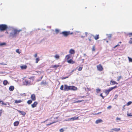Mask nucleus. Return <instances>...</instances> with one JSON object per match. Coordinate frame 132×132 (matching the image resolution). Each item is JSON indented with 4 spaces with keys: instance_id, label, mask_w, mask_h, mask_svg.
Segmentation results:
<instances>
[{
    "instance_id": "33",
    "label": "nucleus",
    "mask_w": 132,
    "mask_h": 132,
    "mask_svg": "<svg viewBox=\"0 0 132 132\" xmlns=\"http://www.w3.org/2000/svg\"><path fill=\"white\" fill-rule=\"evenodd\" d=\"M43 77V76H42V77H40L39 79H37V81L38 82V81H40L41 80V79H42Z\"/></svg>"
},
{
    "instance_id": "62",
    "label": "nucleus",
    "mask_w": 132,
    "mask_h": 132,
    "mask_svg": "<svg viewBox=\"0 0 132 132\" xmlns=\"http://www.w3.org/2000/svg\"><path fill=\"white\" fill-rule=\"evenodd\" d=\"M0 64L1 65H4L5 64H4L3 63H0Z\"/></svg>"
},
{
    "instance_id": "64",
    "label": "nucleus",
    "mask_w": 132,
    "mask_h": 132,
    "mask_svg": "<svg viewBox=\"0 0 132 132\" xmlns=\"http://www.w3.org/2000/svg\"><path fill=\"white\" fill-rule=\"evenodd\" d=\"M80 97H81V98H84V97H85V96H81Z\"/></svg>"
},
{
    "instance_id": "63",
    "label": "nucleus",
    "mask_w": 132,
    "mask_h": 132,
    "mask_svg": "<svg viewBox=\"0 0 132 132\" xmlns=\"http://www.w3.org/2000/svg\"><path fill=\"white\" fill-rule=\"evenodd\" d=\"M115 84H118V83L115 81Z\"/></svg>"
},
{
    "instance_id": "21",
    "label": "nucleus",
    "mask_w": 132,
    "mask_h": 132,
    "mask_svg": "<svg viewBox=\"0 0 132 132\" xmlns=\"http://www.w3.org/2000/svg\"><path fill=\"white\" fill-rule=\"evenodd\" d=\"M22 102V101L21 100H15L14 103L16 104H18L19 103H21Z\"/></svg>"
},
{
    "instance_id": "8",
    "label": "nucleus",
    "mask_w": 132,
    "mask_h": 132,
    "mask_svg": "<svg viewBox=\"0 0 132 132\" xmlns=\"http://www.w3.org/2000/svg\"><path fill=\"white\" fill-rule=\"evenodd\" d=\"M78 117H77L76 116L74 117H72L70 119H69V120H70L71 121H74L75 120H77L78 119Z\"/></svg>"
},
{
    "instance_id": "50",
    "label": "nucleus",
    "mask_w": 132,
    "mask_h": 132,
    "mask_svg": "<svg viewBox=\"0 0 132 132\" xmlns=\"http://www.w3.org/2000/svg\"><path fill=\"white\" fill-rule=\"evenodd\" d=\"M129 43L130 44H132V41L131 40H130L129 42Z\"/></svg>"
},
{
    "instance_id": "61",
    "label": "nucleus",
    "mask_w": 132,
    "mask_h": 132,
    "mask_svg": "<svg viewBox=\"0 0 132 132\" xmlns=\"http://www.w3.org/2000/svg\"><path fill=\"white\" fill-rule=\"evenodd\" d=\"M81 37L82 38H84V36H81Z\"/></svg>"
},
{
    "instance_id": "34",
    "label": "nucleus",
    "mask_w": 132,
    "mask_h": 132,
    "mask_svg": "<svg viewBox=\"0 0 132 132\" xmlns=\"http://www.w3.org/2000/svg\"><path fill=\"white\" fill-rule=\"evenodd\" d=\"M39 59L38 57L36 58V63H38V62L39 61Z\"/></svg>"
},
{
    "instance_id": "41",
    "label": "nucleus",
    "mask_w": 132,
    "mask_h": 132,
    "mask_svg": "<svg viewBox=\"0 0 132 132\" xmlns=\"http://www.w3.org/2000/svg\"><path fill=\"white\" fill-rule=\"evenodd\" d=\"M68 77H69L68 76H67V77H62L61 78V79H62V80L64 79H65L66 78H68Z\"/></svg>"
},
{
    "instance_id": "30",
    "label": "nucleus",
    "mask_w": 132,
    "mask_h": 132,
    "mask_svg": "<svg viewBox=\"0 0 132 132\" xmlns=\"http://www.w3.org/2000/svg\"><path fill=\"white\" fill-rule=\"evenodd\" d=\"M97 93H98L101 91V89L99 88H97L96 89Z\"/></svg>"
},
{
    "instance_id": "3",
    "label": "nucleus",
    "mask_w": 132,
    "mask_h": 132,
    "mask_svg": "<svg viewBox=\"0 0 132 132\" xmlns=\"http://www.w3.org/2000/svg\"><path fill=\"white\" fill-rule=\"evenodd\" d=\"M117 86H114L111 87L109 88L108 89H105L104 90V92L105 93V94L106 95H108L109 93L113 90V89H114L116 88H117Z\"/></svg>"
},
{
    "instance_id": "59",
    "label": "nucleus",
    "mask_w": 132,
    "mask_h": 132,
    "mask_svg": "<svg viewBox=\"0 0 132 132\" xmlns=\"http://www.w3.org/2000/svg\"><path fill=\"white\" fill-rule=\"evenodd\" d=\"M128 35L132 36V33H129Z\"/></svg>"
},
{
    "instance_id": "2",
    "label": "nucleus",
    "mask_w": 132,
    "mask_h": 132,
    "mask_svg": "<svg viewBox=\"0 0 132 132\" xmlns=\"http://www.w3.org/2000/svg\"><path fill=\"white\" fill-rule=\"evenodd\" d=\"M18 35L15 29H13L12 30V31L10 33L9 37L13 38L16 37Z\"/></svg>"
},
{
    "instance_id": "4",
    "label": "nucleus",
    "mask_w": 132,
    "mask_h": 132,
    "mask_svg": "<svg viewBox=\"0 0 132 132\" xmlns=\"http://www.w3.org/2000/svg\"><path fill=\"white\" fill-rule=\"evenodd\" d=\"M8 28L7 25L5 24H0V30L1 31H4L6 30Z\"/></svg>"
},
{
    "instance_id": "60",
    "label": "nucleus",
    "mask_w": 132,
    "mask_h": 132,
    "mask_svg": "<svg viewBox=\"0 0 132 132\" xmlns=\"http://www.w3.org/2000/svg\"><path fill=\"white\" fill-rule=\"evenodd\" d=\"M87 33H88L87 32H85V35H86V37L87 36Z\"/></svg>"
},
{
    "instance_id": "20",
    "label": "nucleus",
    "mask_w": 132,
    "mask_h": 132,
    "mask_svg": "<svg viewBox=\"0 0 132 132\" xmlns=\"http://www.w3.org/2000/svg\"><path fill=\"white\" fill-rule=\"evenodd\" d=\"M14 89V87L13 86H11L9 87V90L10 91H13Z\"/></svg>"
},
{
    "instance_id": "26",
    "label": "nucleus",
    "mask_w": 132,
    "mask_h": 132,
    "mask_svg": "<svg viewBox=\"0 0 132 132\" xmlns=\"http://www.w3.org/2000/svg\"><path fill=\"white\" fill-rule=\"evenodd\" d=\"M32 102V100H28L27 102V103L28 104H31Z\"/></svg>"
},
{
    "instance_id": "49",
    "label": "nucleus",
    "mask_w": 132,
    "mask_h": 132,
    "mask_svg": "<svg viewBox=\"0 0 132 132\" xmlns=\"http://www.w3.org/2000/svg\"><path fill=\"white\" fill-rule=\"evenodd\" d=\"M2 110H0V117L1 116V114L2 113Z\"/></svg>"
},
{
    "instance_id": "31",
    "label": "nucleus",
    "mask_w": 132,
    "mask_h": 132,
    "mask_svg": "<svg viewBox=\"0 0 132 132\" xmlns=\"http://www.w3.org/2000/svg\"><path fill=\"white\" fill-rule=\"evenodd\" d=\"M64 86L63 85H62L60 87V89L61 90H64Z\"/></svg>"
},
{
    "instance_id": "38",
    "label": "nucleus",
    "mask_w": 132,
    "mask_h": 132,
    "mask_svg": "<svg viewBox=\"0 0 132 132\" xmlns=\"http://www.w3.org/2000/svg\"><path fill=\"white\" fill-rule=\"evenodd\" d=\"M83 100H78L74 102L75 103H78L83 101Z\"/></svg>"
},
{
    "instance_id": "45",
    "label": "nucleus",
    "mask_w": 132,
    "mask_h": 132,
    "mask_svg": "<svg viewBox=\"0 0 132 132\" xmlns=\"http://www.w3.org/2000/svg\"><path fill=\"white\" fill-rule=\"evenodd\" d=\"M121 76H120L118 77V79H117V81H119V80L121 78Z\"/></svg>"
},
{
    "instance_id": "1",
    "label": "nucleus",
    "mask_w": 132,
    "mask_h": 132,
    "mask_svg": "<svg viewBox=\"0 0 132 132\" xmlns=\"http://www.w3.org/2000/svg\"><path fill=\"white\" fill-rule=\"evenodd\" d=\"M77 88L73 86H68L66 84L64 85V91H68L69 90H76Z\"/></svg>"
},
{
    "instance_id": "57",
    "label": "nucleus",
    "mask_w": 132,
    "mask_h": 132,
    "mask_svg": "<svg viewBox=\"0 0 132 132\" xmlns=\"http://www.w3.org/2000/svg\"><path fill=\"white\" fill-rule=\"evenodd\" d=\"M88 39L89 41L90 42L91 41V39H90V38H88Z\"/></svg>"
},
{
    "instance_id": "27",
    "label": "nucleus",
    "mask_w": 132,
    "mask_h": 132,
    "mask_svg": "<svg viewBox=\"0 0 132 132\" xmlns=\"http://www.w3.org/2000/svg\"><path fill=\"white\" fill-rule=\"evenodd\" d=\"M47 83L46 82H44V81H42L40 83V84L42 85H45Z\"/></svg>"
},
{
    "instance_id": "10",
    "label": "nucleus",
    "mask_w": 132,
    "mask_h": 132,
    "mask_svg": "<svg viewBox=\"0 0 132 132\" xmlns=\"http://www.w3.org/2000/svg\"><path fill=\"white\" fill-rule=\"evenodd\" d=\"M31 98L32 100V101H35L36 100V96L34 94H33L31 95Z\"/></svg>"
},
{
    "instance_id": "53",
    "label": "nucleus",
    "mask_w": 132,
    "mask_h": 132,
    "mask_svg": "<svg viewBox=\"0 0 132 132\" xmlns=\"http://www.w3.org/2000/svg\"><path fill=\"white\" fill-rule=\"evenodd\" d=\"M111 107H112L111 106H109L107 107V109H110L111 108Z\"/></svg>"
},
{
    "instance_id": "7",
    "label": "nucleus",
    "mask_w": 132,
    "mask_h": 132,
    "mask_svg": "<svg viewBox=\"0 0 132 132\" xmlns=\"http://www.w3.org/2000/svg\"><path fill=\"white\" fill-rule=\"evenodd\" d=\"M97 67L98 70L99 71H101L103 70V67L101 64L97 65Z\"/></svg>"
},
{
    "instance_id": "5",
    "label": "nucleus",
    "mask_w": 132,
    "mask_h": 132,
    "mask_svg": "<svg viewBox=\"0 0 132 132\" xmlns=\"http://www.w3.org/2000/svg\"><path fill=\"white\" fill-rule=\"evenodd\" d=\"M73 34L72 32H70V31H64L60 33V34H62L63 35V36L65 37H66L69 35L72 34Z\"/></svg>"
},
{
    "instance_id": "36",
    "label": "nucleus",
    "mask_w": 132,
    "mask_h": 132,
    "mask_svg": "<svg viewBox=\"0 0 132 132\" xmlns=\"http://www.w3.org/2000/svg\"><path fill=\"white\" fill-rule=\"evenodd\" d=\"M82 68V67H79V68L78 69V70L79 71H81Z\"/></svg>"
},
{
    "instance_id": "43",
    "label": "nucleus",
    "mask_w": 132,
    "mask_h": 132,
    "mask_svg": "<svg viewBox=\"0 0 132 132\" xmlns=\"http://www.w3.org/2000/svg\"><path fill=\"white\" fill-rule=\"evenodd\" d=\"M55 31L56 33H57L59 32V29H55Z\"/></svg>"
},
{
    "instance_id": "40",
    "label": "nucleus",
    "mask_w": 132,
    "mask_h": 132,
    "mask_svg": "<svg viewBox=\"0 0 132 132\" xmlns=\"http://www.w3.org/2000/svg\"><path fill=\"white\" fill-rule=\"evenodd\" d=\"M127 115L128 116L131 117L132 116V115L131 114V113H129L127 114Z\"/></svg>"
},
{
    "instance_id": "29",
    "label": "nucleus",
    "mask_w": 132,
    "mask_h": 132,
    "mask_svg": "<svg viewBox=\"0 0 132 132\" xmlns=\"http://www.w3.org/2000/svg\"><path fill=\"white\" fill-rule=\"evenodd\" d=\"M71 57V56L70 55H67L66 56V57L67 60H68Z\"/></svg>"
},
{
    "instance_id": "35",
    "label": "nucleus",
    "mask_w": 132,
    "mask_h": 132,
    "mask_svg": "<svg viewBox=\"0 0 132 132\" xmlns=\"http://www.w3.org/2000/svg\"><path fill=\"white\" fill-rule=\"evenodd\" d=\"M55 57V58L57 59H58L59 58V56L58 55H56Z\"/></svg>"
},
{
    "instance_id": "19",
    "label": "nucleus",
    "mask_w": 132,
    "mask_h": 132,
    "mask_svg": "<svg viewBox=\"0 0 132 132\" xmlns=\"http://www.w3.org/2000/svg\"><path fill=\"white\" fill-rule=\"evenodd\" d=\"M92 36H93V37H94V38L96 40L98 39L99 38V36L98 35H97L96 36H94L93 35H92Z\"/></svg>"
},
{
    "instance_id": "55",
    "label": "nucleus",
    "mask_w": 132,
    "mask_h": 132,
    "mask_svg": "<svg viewBox=\"0 0 132 132\" xmlns=\"http://www.w3.org/2000/svg\"><path fill=\"white\" fill-rule=\"evenodd\" d=\"M119 46V44H117V45H116V46H115L114 47V48H115L116 47H117V46Z\"/></svg>"
},
{
    "instance_id": "37",
    "label": "nucleus",
    "mask_w": 132,
    "mask_h": 132,
    "mask_svg": "<svg viewBox=\"0 0 132 132\" xmlns=\"http://www.w3.org/2000/svg\"><path fill=\"white\" fill-rule=\"evenodd\" d=\"M16 52L19 54H20L21 53V52H20L19 49H16Z\"/></svg>"
},
{
    "instance_id": "28",
    "label": "nucleus",
    "mask_w": 132,
    "mask_h": 132,
    "mask_svg": "<svg viewBox=\"0 0 132 132\" xmlns=\"http://www.w3.org/2000/svg\"><path fill=\"white\" fill-rule=\"evenodd\" d=\"M15 30L16 31L17 33L18 34H19V32H20V31H22L21 29H19V30H18L17 29H15Z\"/></svg>"
},
{
    "instance_id": "15",
    "label": "nucleus",
    "mask_w": 132,
    "mask_h": 132,
    "mask_svg": "<svg viewBox=\"0 0 132 132\" xmlns=\"http://www.w3.org/2000/svg\"><path fill=\"white\" fill-rule=\"evenodd\" d=\"M3 84L4 86L8 84H9L8 81L6 80H4L3 81Z\"/></svg>"
},
{
    "instance_id": "14",
    "label": "nucleus",
    "mask_w": 132,
    "mask_h": 132,
    "mask_svg": "<svg viewBox=\"0 0 132 132\" xmlns=\"http://www.w3.org/2000/svg\"><path fill=\"white\" fill-rule=\"evenodd\" d=\"M60 66V65H52L51 67L53 68H55V69L56 70L57 69V67H59Z\"/></svg>"
},
{
    "instance_id": "48",
    "label": "nucleus",
    "mask_w": 132,
    "mask_h": 132,
    "mask_svg": "<svg viewBox=\"0 0 132 132\" xmlns=\"http://www.w3.org/2000/svg\"><path fill=\"white\" fill-rule=\"evenodd\" d=\"M118 95H117L116 94V95L115 96H114V99H116L117 97H118Z\"/></svg>"
},
{
    "instance_id": "22",
    "label": "nucleus",
    "mask_w": 132,
    "mask_h": 132,
    "mask_svg": "<svg viewBox=\"0 0 132 132\" xmlns=\"http://www.w3.org/2000/svg\"><path fill=\"white\" fill-rule=\"evenodd\" d=\"M19 122L18 121H16L14 123V126H17L19 124Z\"/></svg>"
},
{
    "instance_id": "24",
    "label": "nucleus",
    "mask_w": 132,
    "mask_h": 132,
    "mask_svg": "<svg viewBox=\"0 0 132 132\" xmlns=\"http://www.w3.org/2000/svg\"><path fill=\"white\" fill-rule=\"evenodd\" d=\"M112 130L116 131H118L120 130V129L115 128L112 129Z\"/></svg>"
},
{
    "instance_id": "16",
    "label": "nucleus",
    "mask_w": 132,
    "mask_h": 132,
    "mask_svg": "<svg viewBox=\"0 0 132 132\" xmlns=\"http://www.w3.org/2000/svg\"><path fill=\"white\" fill-rule=\"evenodd\" d=\"M69 53L71 54H74L75 53V50L72 49H71L69 51Z\"/></svg>"
},
{
    "instance_id": "58",
    "label": "nucleus",
    "mask_w": 132,
    "mask_h": 132,
    "mask_svg": "<svg viewBox=\"0 0 132 132\" xmlns=\"http://www.w3.org/2000/svg\"><path fill=\"white\" fill-rule=\"evenodd\" d=\"M76 70H75V69H74V70H72L71 71V72L70 73H72L73 72V71H75Z\"/></svg>"
},
{
    "instance_id": "46",
    "label": "nucleus",
    "mask_w": 132,
    "mask_h": 132,
    "mask_svg": "<svg viewBox=\"0 0 132 132\" xmlns=\"http://www.w3.org/2000/svg\"><path fill=\"white\" fill-rule=\"evenodd\" d=\"M56 122H55V121H54V122H52V123H50L49 124H48L47 125H50L53 123H55Z\"/></svg>"
},
{
    "instance_id": "42",
    "label": "nucleus",
    "mask_w": 132,
    "mask_h": 132,
    "mask_svg": "<svg viewBox=\"0 0 132 132\" xmlns=\"http://www.w3.org/2000/svg\"><path fill=\"white\" fill-rule=\"evenodd\" d=\"M100 96L102 97L103 99H104V96H103L102 93H101L100 95Z\"/></svg>"
},
{
    "instance_id": "23",
    "label": "nucleus",
    "mask_w": 132,
    "mask_h": 132,
    "mask_svg": "<svg viewBox=\"0 0 132 132\" xmlns=\"http://www.w3.org/2000/svg\"><path fill=\"white\" fill-rule=\"evenodd\" d=\"M106 36H108V38L109 40H110L111 38L112 35L111 34H106Z\"/></svg>"
},
{
    "instance_id": "54",
    "label": "nucleus",
    "mask_w": 132,
    "mask_h": 132,
    "mask_svg": "<svg viewBox=\"0 0 132 132\" xmlns=\"http://www.w3.org/2000/svg\"><path fill=\"white\" fill-rule=\"evenodd\" d=\"M116 120H120V118H118V117H117V118H116Z\"/></svg>"
},
{
    "instance_id": "9",
    "label": "nucleus",
    "mask_w": 132,
    "mask_h": 132,
    "mask_svg": "<svg viewBox=\"0 0 132 132\" xmlns=\"http://www.w3.org/2000/svg\"><path fill=\"white\" fill-rule=\"evenodd\" d=\"M37 104L38 103L37 102H35L33 104H31V106L33 108L36 107Z\"/></svg>"
},
{
    "instance_id": "17",
    "label": "nucleus",
    "mask_w": 132,
    "mask_h": 132,
    "mask_svg": "<svg viewBox=\"0 0 132 132\" xmlns=\"http://www.w3.org/2000/svg\"><path fill=\"white\" fill-rule=\"evenodd\" d=\"M102 122V120L100 119L96 120L95 121V123L96 124H98L99 123Z\"/></svg>"
},
{
    "instance_id": "13",
    "label": "nucleus",
    "mask_w": 132,
    "mask_h": 132,
    "mask_svg": "<svg viewBox=\"0 0 132 132\" xmlns=\"http://www.w3.org/2000/svg\"><path fill=\"white\" fill-rule=\"evenodd\" d=\"M67 62L70 63L71 64H73L75 63L74 61H73V60L71 59H70L69 60H67Z\"/></svg>"
},
{
    "instance_id": "39",
    "label": "nucleus",
    "mask_w": 132,
    "mask_h": 132,
    "mask_svg": "<svg viewBox=\"0 0 132 132\" xmlns=\"http://www.w3.org/2000/svg\"><path fill=\"white\" fill-rule=\"evenodd\" d=\"M129 62H132V58L128 57Z\"/></svg>"
},
{
    "instance_id": "6",
    "label": "nucleus",
    "mask_w": 132,
    "mask_h": 132,
    "mask_svg": "<svg viewBox=\"0 0 132 132\" xmlns=\"http://www.w3.org/2000/svg\"><path fill=\"white\" fill-rule=\"evenodd\" d=\"M31 81L30 80H28L26 79H25L23 82V83L24 85L27 86L30 85Z\"/></svg>"
},
{
    "instance_id": "11",
    "label": "nucleus",
    "mask_w": 132,
    "mask_h": 132,
    "mask_svg": "<svg viewBox=\"0 0 132 132\" xmlns=\"http://www.w3.org/2000/svg\"><path fill=\"white\" fill-rule=\"evenodd\" d=\"M17 111L20 113V114H22L24 116L26 114V113L23 111H21L18 110H17Z\"/></svg>"
},
{
    "instance_id": "52",
    "label": "nucleus",
    "mask_w": 132,
    "mask_h": 132,
    "mask_svg": "<svg viewBox=\"0 0 132 132\" xmlns=\"http://www.w3.org/2000/svg\"><path fill=\"white\" fill-rule=\"evenodd\" d=\"M101 113V112H98V113H95V114H94V115H97V114H100V113Z\"/></svg>"
},
{
    "instance_id": "51",
    "label": "nucleus",
    "mask_w": 132,
    "mask_h": 132,
    "mask_svg": "<svg viewBox=\"0 0 132 132\" xmlns=\"http://www.w3.org/2000/svg\"><path fill=\"white\" fill-rule=\"evenodd\" d=\"M2 102V104H3V105H6V103H5L4 102H3L2 101V102Z\"/></svg>"
},
{
    "instance_id": "44",
    "label": "nucleus",
    "mask_w": 132,
    "mask_h": 132,
    "mask_svg": "<svg viewBox=\"0 0 132 132\" xmlns=\"http://www.w3.org/2000/svg\"><path fill=\"white\" fill-rule=\"evenodd\" d=\"M60 132H62L64 131V130L63 128H61L60 130Z\"/></svg>"
},
{
    "instance_id": "56",
    "label": "nucleus",
    "mask_w": 132,
    "mask_h": 132,
    "mask_svg": "<svg viewBox=\"0 0 132 132\" xmlns=\"http://www.w3.org/2000/svg\"><path fill=\"white\" fill-rule=\"evenodd\" d=\"M37 54H35V55H34V57H37Z\"/></svg>"
},
{
    "instance_id": "18",
    "label": "nucleus",
    "mask_w": 132,
    "mask_h": 132,
    "mask_svg": "<svg viewBox=\"0 0 132 132\" xmlns=\"http://www.w3.org/2000/svg\"><path fill=\"white\" fill-rule=\"evenodd\" d=\"M6 45V43L5 42H0V46H5Z\"/></svg>"
},
{
    "instance_id": "32",
    "label": "nucleus",
    "mask_w": 132,
    "mask_h": 132,
    "mask_svg": "<svg viewBox=\"0 0 132 132\" xmlns=\"http://www.w3.org/2000/svg\"><path fill=\"white\" fill-rule=\"evenodd\" d=\"M132 103V102L131 101H129L127 103V106H129Z\"/></svg>"
},
{
    "instance_id": "47",
    "label": "nucleus",
    "mask_w": 132,
    "mask_h": 132,
    "mask_svg": "<svg viewBox=\"0 0 132 132\" xmlns=\"http://www.w3.org/2000/svg\"><path fill=\"white\" fill-rule=\"evenodd\" d=\"M95 50V48L94 46H93L92 49V51H94Z\"/></svg>"
},
{
    "instance_id": "12",
    "label": "nucleus",
    "mask_w": 132,
    "mask_h": 132,
    "mask_svg": "<svg viewBox=\"0 0 132 132\" xmlns=\"http://www.w3.org/2000/svg\"><path fill=\"white\" fill-rule=\"evenodd\" d=\"M27 66L26 65H23L20 66V68L22 70L26 69L27 68Z\"/></svg>"
},
{
    "instance_id": "25",
    "label": "nucleus",
    "mask_w": 132,
    "mask_h": 132,
    "mask_svg": "<svg viewBox=\"0 0 132 132\" xmlns=\"http://www.w3.org/2000/svg\"><path fill=\"white\" fill-rule=\"evenodd\" d=\"M115 81H113V80H111L110 81V84L111 85H114L115 84Z\"/></svg>"
}]
</instances>
